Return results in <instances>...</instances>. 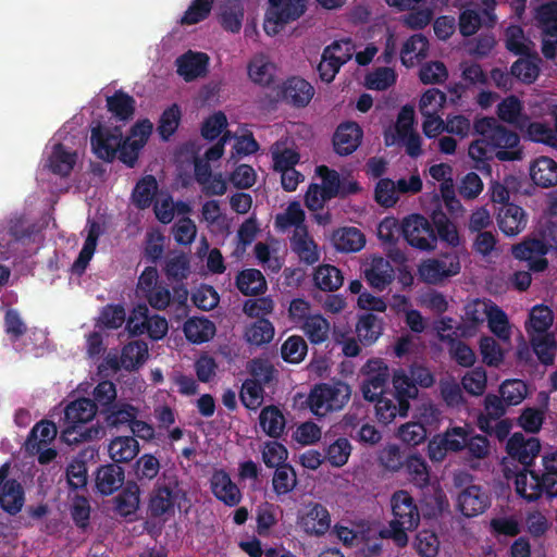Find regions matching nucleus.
Masks as SVG:
<instances>
[{
    "instance_id": "ddd939ff",
    "label": "nucleus",
    "mask_w": 557,
    "mask_h": 557,
    "mask_svg": "<svg viewBox=\"0 0 557 557\" xmlns=\"http://www.w3.org/2000/svg\"><path fill=\"white\" fill-rule=\"evenodd\" d=\"M363 373L366 377L361 385V392L366 400L374 401L376 397L389 394L385 391L389 370L383 360H369L363 367Z\"/></svg>"
},
{
    "instance_id": "13d9d810",
    "label": "nucleus",
    "mask_w": 557,
    "mask_h": 557,
    "mask_svg": "<svg viewBox=\"0 0 557 557\" xmlns=\"http://www.w3.org/2000/svg\"><path fill=\"white\" fill-rule=\"evenodd\" d=\"M273 336L274 326L268 319L264 318L258 319L246 331L247 341L250 344L257 346L270 343L273 339Z\"/></svg>"
},
{
    "instance_id": "37998d69",
    "label": "nucleus",
    "mask_w": 557,
    "mask_h": 557,
    "mask_svg": "<svg viewBox=\"0 0 557 557\" xmlns=\"http://www.w3.org/2000/svg\"><path fill=\"white\" fill-rule=\"evenodd\" d=\"M433 227L436 237L450 247H457L460 244V236L457 226L442 211H434L432 214Z\"/></svg>"
},
{
    "instance_id": "3c124183",
    "label": "nucleus",
    "mask_w": 557,
    "mask_h": 557,
    "mask_svg": "<svg viewBox=\"0 0 557 557\" xmlns=\"http://www.w3.org/2000/svg\"><path fill=\"white\" fill-rule=\"evenodd\" d=\"M528 395V385L522 380H506L499 386V396L507 406L521 404Z\"/></svg>"
},
{
    "instance_id": "20e7f679",
    "label": "nucleus",
    "mask_w": 557,
    "mask_h": 557,
    "mask_svg": "<svg viewBox=\"0 0 557 557\" xmlns=\"http://www.w3.org/2000/svg\"><path fill=\"white\" fill-rule=\"evenodd\" d=\"M475 134L490 140L496 159L499 161H520L523 158V148L520 145L518 133L500 124L493 116L476 119L473 123Z\"/></svg>"
},
{
    "instance_id": "8fccbe9b",
    "label": "nucleus",
    "mask_w": 557,
    "mask_h": 557,
    "mask_svg": "<svg viewBox=\"0 0 557 557\" xmlns=\"http://www.w3.org/2000/svg\"><path fill=\"white\" fill-rule=\"evenodd\" d=\"M305 211L297 201H293L288 205L283 214H277L275 219L276 227L281 230H287L292 226L295 231L307 230L305 222Z\"/></svg>"
},
{
    "instance_id": "f8f14e48",
    "label": "nucleus",
    "mask_w": 557,
    "mask_h": 557,
    "mask_svg": "<svg viewBox=\"0 0 557 557\" xmlns=\"http://www.w3.org/2000/svg\"><path fill=\"white\" fill-rule=\"evenodd\" d=\"M461 265L458 255L444 253L441 258L429 259L419 268L421 278L429 284H438L460 272Z\"/></svg>"
},
{
    "instance_id": "7c9ffc66",
    "label": "nucleus",
    "mask_w": 557,
    "mask_h": 557,
    "mask_svg": "<svg viewBox=\"0 0 557 557\" xmlns=\"http://www.w3.org/2000/svg\"><path fill=\"white\" fill-rule=\"evenodd\" d=\"M383 332V320L372 312L359 317L356 324V333L360 343L364 346L374 344Z\"/></svg>"
},
{
    "instance_id": "f704fd0d",
    "label": "nucleus",
    "mask_w": 557,
    "mask_h": 557,
    "mask_svg": "<svg viewBox=\"0 0 557 557\" xmlns=\"http://www.w3.org/2000/svg\"><path fill=\"white\" fill-rule=\"evenodd\" d=\"M140 488L134 481H127L124 488L114 498L115 511L121 517L134 515L139 507Z\"/></svg>"
},
{
    "instance_id": "a211bd4d",
    "label": "nucleus",
    "mask_w": 557,
    "mask_h": 557,
    "mask_svg": "<svg viewBox=\"0 0 557 557\" xmlns=\"http://www.w3.org/2000/svg\"><path fill=\"white\" fill-rule=\"evenodd\" d=\"M487 493L479 485H470L463 488L457 499V506L465 517H476L490 507Z\"/></svg>"
},
{
    "instance_id": "c756f323",
    "label": "nucleus",
    "mask_w": 557,
    "mask_h": 557,
    "mask_svg": "<svg viewBox=\"0 0 557 557\" xmlns=\"http://www.w3.org/2000/svg\"><path fill=\"white\" fill-rule=\"evenodd\" d=\"M414 110L410 106H404L397 117L394 129L388 128L384 132V144L386 147L394 146L398 143L399 137L414 133Z\"/></svg>"
},
{
    "instance_id": "2f4dec72",
    "label": "nucleus",
    "mask_w": 557,
    "mask_h": 557,
    "mask_svg": "<svg viewBox=\"0 0 557 557\" xmlns=\"http://www.w3.org/2000/svg\"><path fill=\"white\" fill-rule=\"evenodd\" d=\"M355 54V45L351 39L334 41L326 47L322 54V60L327 62L331 70H339Z\"/></svg>"
},
{
    "instance_id": "4468645a",
    "label": "nucleus",
    "mask_w": 557,
    "mask_h": 557,
    "mask_svg": "<svg viewBox=\"0 0 557 557\" xmlns=\"http://www.w3.org/2000/svg\"><path fill=\"white\" fill-rule=\"evenodd\" d=\"M121 140L122 132L119 127L111 131L98 125L91 129L90 144L92 151L103 161L111 162L116 158Z\"/></svg>"
},
{
    "instance_id": "6ab92c4d",
    "label": "nucleus",
    "mask_w": 557,
    "mask_h": 557,
    "mask_svg": "<svg viewBox=\"0 0 557 557\" xmlns=\"http://www.w3.org/2000/svg\"><path fill=\"white\" fill-rule=\"evenodd\" d=\"M362 128L356 122H345L337 126L333 135V147L337 154L349 156L361 144Z\"/></svg>"
},
{
    "instance_id": "774afa93",
    "label": "nucleus",
    "mask_w": 557,
    "mask_h": 557,
    "mask_svg": "<svg viewBox=\"0 0 557 557\" xmlns=\"http://www.w3.org/2000/svg\"><path fill=\"white\" fill-rule=\"evenodd\" d=\"M4 332L11 343L17 342L27 332V325L16 309H8L3 319Z\"/></svg>"
},
{
    "instance_id": "c9c22d12",
    "label": "nucleus",
    "mask_w": 557,
    "mask_h": 557,
    "mask_svg": "<svg viewBox=\"0 0 557 557\" xmlns=\"http://www.w3.org/2000/svg\"><path fill=\"white\" fill-rule=\"evenodd\" d=\"M290 244L293 251L297 253L301 262L312 265L319 261L317 245L309 238L307 230L294 231Z\"/></svg>"
},
{
    "instance_id": "de8ad7c7",
    "label": "nucleus",
    "mask_w": 557,
    "mask_h": 557,
    "mask_svg": "<svg viewBox=\"0 0 557 557\" xmlns=\"http://www.w3.org/2000/svg\"><path fill=\"white\" fill-rule=\"evenodd\" d=\"M107 107L110 112L121 121H127L133 117L135 111V100L132 96L116 91L107 100Z\"/></svg>"
},
{
    "instance_id": "1a4fd4ad",
    "label": "nucleus",
    "mask_w": 557,
    "mask_h": 557,
    "mask_svg": "<svg viewBox=\"0 0 557 557\" xmlns=\"http://www.w3.org/2000/svg\"><path fill=\"white\" fill-rule=\"evenodd\" d=\"M505 42L508 51L519 57L509 70H541V58L535 45L525 37L521 26H508L505 30Z\"/></svg>"
},
{
    "instance_id": "a878e982",
    "label": "nucleus",
    "mask_w": 557,
    "mask_h": 557,
    "mask_svg": "<svg viewBox=\"0 0 557 557\" xmlns=\"http://www.w3.org/2000/svg\"><path fill=\"white\" fill-rule=\"evenodd\" d=\"M468 154L474 161V168L478 171L486 175L492 174L491 161L496 159V151L487 138L481 136L473 140L469 146Z\"/></svg>"
},
{
    "instance_id": "dca6fc26",
    "label": "nucleus",
    "mask_w": 557,
    "mask_h": 557,
    "mask_svg": "<svg viewBox=\"0 0 557 557\" xmlns=\"http://www.w3.org/2000/svg\"><path fill=\"white\" fill-rule=\"evenodd\" d=\"M363 276L369 286L383 292L395 278V271L388 260L374 256L363 268Z\"/></svg>"
},
{
    "instance_id": "e433bc0d",
    "label": "nucleus",
    "mask_w": 557,
    "mask_h": 557,
    "mask_svg": "<svg viewBox=\"0 0 557 557\" xmlns=\"http://www.w3.org/2000/svg\"><path fill=\"white\" fill-rule=\"evenodd\" d=\"M496 113L500 121L516 126H522V123L528 120L523 113L522 101L515 95L503 99L497 104Z\"/></svg>"
},
{
    "instance_id": "7ed1b4c3",
    "label": "nucleus",
    "mask_w": 557,
    "mask_h": 557,
    "mask_svg": "<svg viewBox=\"0 0 557 557\" xmlns=\"http://www.w3.org/2000/svg\"><path fill=\"white\" fill-rule=\"evenodd\" d=\"M393 519L388 528L380 531L382 539H392L398 547L408 544L407 531H412L420 523V511L409 492L396 491L391 497Z\"/></svg>"
},
{
    "instance_id": "338daca9",
    "label": "nucleus",
    "mask_w": 557,
    "mask_h": 557,
    "mask_svg": "<svg viewBox=\"0 0 557 557\" xmlns=\"http://www.w3.org/2000/svg\"><path fill=\"white\" fill-rule=\"evenodd\" d=\"M214 1L215 0H193L181 17V24L194 25L205 21L210 15Z\"/></svg>"
},
{
    "instance_id": "f03ea898",
    "label": "nucleus",
    "mask_w": 557,
    "mask_h": 557,
    "mask_svg": "<svg viewBox=\"0 0 557 557\" xmlns=\"http://www.w3.org/2000/svg\"><path fill=\"white\" fill-rule=\"evenodd\" d=\"M394 392L374 399L375 416L379 422L387 425L396 417L405 418L410 409V399L418 396L419 389L408 379L404 369L395 370L392 376Z\"/></svg>"
},
{
    "instance_id": "72a5a7b5",
    "label": "nucleus",
    "mask_w": 557,
    "mask_h": 557,
    "mask_svg": "<svg viewBox=\"0 0 557 557\" xmlns=\"http://www.w3.org/2000/svg\"><path fill=\"white\" fill-rule=\"evenodd\" d=\"M108 450L114 463L128 462L139 453V443L134 436H116L111 440Z\"/></svg>"
},
{
    "instance_id": "2eb2a0df",
    "label": "nucleus",
    "mask_w": 557,
    "mask_h": 557,
    "mask_svg": "<svg viewBox=\"0 0 557 557\" xmlns=\"http://www.w3.org/2000/svg\"><path fill=\"white\" fill-rule=\"evenodd\" d=\"M10 466L4 463L0 467V507L9 515H16L24 504V491L15 479L7 480Z\"/></svg>"
},
{
    "instance_id": "cd10ccee",
    "label": "nucleus",
    "mask_w": 557,
    "mask_h": 557,
    "mask_svg": "<svg viewBox=\"0 0 557 557\" xmlns=\"http://www.w3.org/2000/svg\"><path fill=\"white\" fill-rule=\"evenodd\" d=\"M235 284L245 296H259L268 289L265 277L257 269H245L238 272Z\"/></svg>"
},
{
    "instance_id": "473e14b6",
    "label": "nucleus",
    "mask_w": 557,
    "mask_h": 557,
    "mask_svg": "<svg viewBox=\"0 0 557 557\" xmlns=\"http://www.w3.org/2000/svg\"><path fill=\"white\" fill-rule=\"evenodd\" d=\"M186 338L194 344L209 342L215 335V325L207 318H189L183 327Z\"/></svg>"
},
{
    "instance_id": "052dcab7",
    "label": "nucleus",
    "mask_w": 557,
    "mask_h": 557,
    "mask_svg": "<svg viewBox=\"0 0 557 557\" xmlns=\"http://www.w3.org/2000/svg\"><path fill=\"white\" fill-rule=\"evenodd\" d=\"M92 397L94 399L91 400L97 404V410L100 408V412L103 414L116 405L114 403L116 399L115 384L108 380L99 382L94 388Z\"/></svg>"
},
{
    "instance_id": "b1692460",
    "label": "nucleus",
    "mask_w": 557,
    "mask_h": 557,
    "mask_svg": "<svg viewBox=\"0 0 557 557\" xmlns=\"http://www.w3.org/2000/svg\"><path fill=\"white\" fill-rule=\"evenodd\" d=\"M177 494L170 486H157L150 496L148 509L152 518L174 515Z\"/></svg>"
},
{
    "instance_id": "a19ab883",
    "label": "nucleus",
    "mask_w": 557,
    "mask_h": 557,
    "mask_svg": "<svg viewBox=\"0 0 557 557\" xmlns=\"http://www.w3.org/2000/svg\"><path fill=\"white\" fill-rule=\"evenodd\" d=\"M103 414L104 421L109 428L121 429L128 426L131 429L138 414V409L131 404H116Z\"/></svg>"
},
{
    "instance_id": "423d86ee",
    "label": "nucleus",
    "mask_w": 557,
    "mask_h": 557,
    "mask_svg": "<svg viewBox=\"0 0 557 557\" xmlns=\"http://www.w3.org/2000/svg\"><path fill=\"white\" fill-rule=\"evenodd\" d=\"M541 442L537 437L525 436L520 432L513 433L507 441L506 453L511 461H517L522 466L521 469H510L506 461H504V474L507 480H515L517 472H525L527 476L530 478V472L534 470L532 468L534 459L541 453Z\"/></svg>"
},
{
    "instance_id": "c85d7f7f",
    "label": "nucleus",
    "mask_w": 557,
    "mask_h": 557,
    "mask_svg": "<svg viewBox=\"0 0 557 557\" xmlns=\"http://www.w3.org/2000/svg\"><path fill=\"white\" fill-rule=\"evenodd\" d=\"M403 469L408 481L414 486L423 488L429 485L430 467L422 456L418 454L407 456Z\"/></svg>"
},
{
    "instance_id": "79ce46f5",
    "label": "nucleus",
    "mask_w": 557,
    "mask_h": 557,
    "mask_svg": "<svg viewBox=\"0 0 557 557\" xmlns=\"http://www.w3.org/2000/svg\"><path fill=\"white\" fill-rule=\"evenodd\" d=\"M76 163V153L70 152L59 143L53 146L49 157V169L60 176H69Z\"/></svg>"
},
{
    "instance_id": "5701e85b",
    "label": "nucleus",
    "mask_w": 557,
    "mask_h": 557,
    "mask_svg": "<svg viewBox=\"0 0 557 557\" xmlns=\"http://www.w3.org/2000/svg\"><path fill=\"white\" fill-rule=\"evenodd\" d=\"M124 469L116 463H108L98 468L96 472V488L102 495H111L124 482Z\"/></svg>"
},
{
    "instance_id": "aec40b11",
    "label": "nucleus",
    "mask_w": 557,
    "mask_h": 557,
    "mask_svg": "<svg viewBox=\"0 0 557 557\" xmlns=\"http://www.w3.org/2000/svg\"><path fill=\"white\" fill-rule=\"evenodd\" d=\"M497 225L507 236H516L527 226V214L524 210L515 203H507L498 209Z\"/></svg>"
},
{
    "instance_id": "412c9836",
    "label": "nucleus",
    "mask_w": 557,
    "mask_h": 557,
    "mask_svg": "<svg viewBox=\"0 0 557 557\" xmlns=\"http://www.w3.org/2000/svg\"><path fill=\"white\" fill-rule=\"evenodd\" d=\"M299 523L310 535H324L331 527L330 512L322 504L310 503Z\"/></svg>"
},
{
    "instance_id": "e2e57ef3",
    "label": "nucleus",
    "mask_w": 557,
    "mask_h": 557,
    "mask_svg": "<svg viewBox=\"0 0 557 557\" xmlns=\"http://www.w3.org/2000/svg\"><path fill=\"white\" fill-rule=\"evenodd\" d=\"M126 321V311L122 305H106L97 321V325L109 330H116Z\"/></svg>"
},
{
    "instance_id": "09e8293b",
    "label": "nucleus",
    "mask_w": 557,
    "mask_h": 557,
    "mask_svg": "<svg viewBox=\"0 0 557 557\" xmlns=\"http://www.w3.org/2000/svg\"><path fill=\"white\" fill-rule=\"evenodd\" d=\"M148 356V347L144 342H132L125 345L121 354V363L125 370H135Z\"/></svg>"
},
{
    "instance_id": "0eeeda50",
    "label": "nucleus",
    "mask_w": 557,
    "mask_h": 557,
    "mask_svg": "<svg viewBox=\"0 0 557 557\" xmlns=\"http://www.w3.org/2000/svg\"><path fill=\"white\" fill-rule=\"evenodd\" d=\"M349 397L348 384L341 381L334 384L321 383L311 389L307 403L314 416L324 417L331 411L342 409Z\"/></svg>"
},
{
    "instance_id": "a18cd8bd",
    "label": "nucleus",
    "mask_w": 557,
    "mask_h": 557,
    "mask_svg": "<svg viewBox=\"0 0 557 557\" xmlns=\"http://www.w3.org/2000/svg\"><path fill=\"white\" fill-rule=\"evenodd\" d=\"M158 190V182L153 175H146L137 182L133 190V202L138 209H147L151 206Z\"/></svg>"
},
{
    "instance_id": "0e129e2a",
    "label": "nucleus",
    "mask_w": 557,
    "mask_h": 557,
    "mask_svg": "<svg viewBox=\"0 0 557 557\" xmlns=\"http://www.w3.org/2000/svg\"><path fill=\"white\" fill-rule=\"evenodd\" d=\"M548 247L542 239H527L512 247V255L518 260H529L535 257H544Z\"/></svg>"
},
{
    "instance_id": "bb28decb",
    "label": "nucleus",
    "mask_w": 557,
    "mask_h": 557,
    "mask_svg": "<svg viewBox=\"0 0 557 557\" xmlns=\"http://www.w3.org/2000/svg\"><path fill=\"white\" fill-rule=\"evenodd\" d=\"M244 13L240 0H225L220 5L219 22L224 30L237 34L242 29Z\"/></svg>"
},
{
    "instance_id": "864d4df0",
    "label": "nucleus",
    "mask_w": 557,
    "mask_h": 557,
    "mask_svg": "<svg viewBox=\"0 0 557 557\" xmlns=\"http://www.w3.org/2000/svg\"><path fill=\"white\" fill-rule=\"evenodd\" d=\"M190 272V262L184 253L169 257L165 260L164 273L169 281L182 283Z\"/></svg>"
},
{
    "instance_id": "5fc2aeb1",
    "label": "nucleus",
    "mask_w": 557,
    "mask_h": 557,
    "mask_svg": "<svg viewBox=\"0 0 557 557\" xmlns=\"http://www.w3.org/2000/svg\"><path fill=\"white\" fill-rule=\"evenodd\" d=\"M297 484L296 472L289 465L277 467L272 479L273 491L277 496L292 492Z\"/></svg>"
},
{
    "instance_id": "58836bf2",
    "label": "nucleus",
    "mask_w": 557,
    "mask_h": 557,
    "mask_svg": "<svg viewBox=\"0 0 557 557\" xmlns=\"http://www.w3.org/2000/svg\"><path fill=\"white\" fill-rule=\"evenodd\" d=\"M314 285L324 292L337 290L344 283L339 269L332 264L319 265L313 273Z\"/></svg>"
},
{
    "instance_id": "6e6d98bb",
    "label": "nucleus",
    "mask_w": 557,
    "mask_h": 557,
    "mask_svg": "<svg viewBox=\"0 0 557 557\" xmlns=\"http://www.w3.org/2000/svg\"><path fill=\"white\" fill-rule=\"evenodd\" d=\"M302 329L309 341L317 345L322 344L327 339L330 333V323L321 314H314L307 319L302 325Z\"/></svg>"
},
{
    "instance_id": "f3484780",
    "label": "nucleus",
    "mask_w": 557,
    "mask_h": 557,
    "mask_svg": "<svg viewBox=\"0 0 557 557\" xmlns=\"http://www.w3.org/2000/svg\"><path fill=\"white\" fill-rule=\"evenodd\" d=\"M210 487L214 497L228 507H236L243 499V494L224 470L214 471L210 479Z\"/></svg>"
},
{
    "instance_id": "9b49d317",
    "label": "nucleus",
    "mask_w": 557,
    "mask_h": 557,
    "mask_svg": "<svg viewBox=\"0 0 557 557\" xmlns=\"http://www.w3.org/2000/svg\"><path fill=\"white\" fill-rule=\"evenodd\" d=\"M275 95H269L274 101H284L295 108H305L314 95L313 86L306 79L293 76L277 85Z\"/></svg>"
},
{
    "instance_id": "4d7b16f0",
    "label": "nucleus",
    "mask_w": 557,
    "mask_h": 557,
    "mask_svg": "<svg viewBox=\"0 0 557 557\" xmlns=\"http://www.w3.org/2000/svg\"><path fill=\"white\" fill-rule=\"evenodd\" d=\"M263 385L258 380L247 379L242 385L239 398L247 409L256 410L263 400Z\"/></svg>"
},
{
    "instance_id": "4be33fe9",
    "label": "nucleus",
    "mask_w": 557,
    "mask_h": 557,
    "mask_svg": "<svg viewBox=\"0 0 557 557\" xmlns=\"http://www.w3.org/2000/svg\"><path fill=\"white\" fill-rule=\"evenodd\" d=\"M530 177L541 188L557 185V162L549 157H539L530 164Z\"/></svg>"
},
{
    "instance_id": "49530a36",
    "label": "nucleus",
    "mask_w": 557,
    "mask_h": 557,
    "mask_svg": "<svg viewBox=\"0 0 557 557\" xmlns=\"http://www.w3.org/2000/svg\"><path fill=\"white\" fill-rule=\"evenodd\" d=\"M531 345L537 359L544 366H550L554 363L556 356V341L553 334L532 335Z\"/></svg>"
},
{
    "instance_id": "f257e3e1",
    "label": "nucleus",
    "mask_w": 557,
    "mask_h": 557,
    "mask_svg": "<svg viewBox=\"0 0 557 557\" xmlns=\"http://www.w3.org/2000/svg\"><path fill=\"white\" fill-rule=\"evenodd\" d=\"M542 470H532L530 478L525 472L515 474L516 493L528 503L539 500L543 495L547 499L557 497V450L542 456Z\"/></svg>"
},
{
    "instance_id": "603ef678",
    "label": "nucleus",
    "mask_w": 557,
    "mask_h": 557,
    "mask_svg": "<svg viewBox=\"0 0 557 557\" xmlns=\"http://www.w3.org/2000/svg\"><path fill=\"white\" fill-rule=\"evenodd\" d=\"M181 117V109L176 103L162 112L157 131L163 141H168L177 131Z\"/></svg>"
},
{
    "instance_id": "39448f33",
    "label": "nucleus",
    "mask_w": 557,
    "mask_h": 557,
    "mask_svg": "<svg viewBox=\"0 0 557 557\" xmlns=\"http://www.w3.org/2000/svg\"><path fill=\"white\" fill-rule=\"evenodd\" d=\"M97 413V404L90 398L82 397L71 401L64 409L65 428L62 437L67 443H79L97 437L99 431L86 426Z\"/></svg>"
},
{
    "instance_id": "393cba45",
    "label": "nucleus",
    "mask_w": 557,
    "mask_h": 557,
    "mask_svg": "<svg viewBox=\"0 0 557 557\" xmlns=\"http://www.w3.org/2000/svg\"><path fill=\"white\" fill-rule=\"evenodd\" d=\"M429 50V40L421 34L412 35L400 49V60L404 66L412 67L421 63Z\"/></svg>"
},
{
    "instance_id": "bf43d9fd",
    "label": "nucleus",
    "mask_w": 557,
    "mask_h": 557,
    "mask_svg": "<svg viewBox=\"0 0 557 557\" xmlns=\"http://www.w3.org/2000/svg\"><path fill=\"white\" fill-rule=\"evenodd\" d=\"M307 350L306 341L301 336L293 335L283 343L281 355L286 362L299 363L305 359Z\"/></svg>"
},
{
    "instance_id": "c03bdc74",
    "label": "nucleus",
    "mask_w": 557,
    "mask_h": 557,
    "mask_svg": "<svg viewBox=\"0 0 557 557\" xmlns=\"http://www.w3.org/2000/svg\"><path fill=\"white\" fill-rule=\"evenodd\" d=\"M334 244L338 251L357 252L364 247L366 238L357 227H344L334 235Z\"/></svg>"
},
{
    "instance_id": "6e6552de",
    "label": "nucleus",
    "mask_w": 557,
    "mask_h": 557,
    "mask_svg": "<svg viewBox=\"0 0 557 557\" xmlns=\"http://www.w3.org/2000/svg\"><path fill=\"white\" fill-rule=\"evenodd\" d=\"M309 0H268L263 29L269 36L278 34L285 25L300 18Z\"/></svg>"
},
{
    "instance_id": "69168bd1",
    "label": "nucleus",
    "mask_w": 557,
    "mask_h": 557,
    "mask_svg": "<svg viewBox=\"0 0 557 557\" xmlns=\"http://www.w3.org/2000/svg\"><path fill=\"white\" fill-rule=\"evenodd\" d=\"M350 454V442L346 437H338L326 447L324 458L333 467H343L347 463Z\"/></svg>"
},
{
    "instance_id": "4c0bfd02",
    "label": "nucleus",
    "mask_w": 557,
    "mask_h": 557,
    "mask_svg": "<svg viewBox=\"0 0 557 557\" xmlns=\"http://www.w3.org/2000/svg\"><path fill=\"white\" fill-rule=\"evenodd\" d=\"M259 424L268 436L278 438L284 433L286 421L278 407L270 405L262 408Z\"/></svg>"
},
{
    "instance_id": "680f3d73",
    "label": "nucleus",
    "mask_w": 557,
    "mask_h": 557,
    "mask_svg": "<svg viewBox=\"0 0 557 557\" xmlns=\"http://www.w3.org/2000/svg\"><path fill=\"white\" fill-rule=\"evenodd\" d=\"M488 327L500 339H508L510 327L507 314L498 306L493 305L486 311Z\"/></svg>"
},
{
    "instance_id": "ea45409f",
    "label": "nucleus",
    "mask_w": 557,
    "mask_h": 557,
    "mask_svg": "<svg viewBox=\"0 0 557 557\" xmlns=\"http://www.w3.org/2000/svg\"><path fill=\"white\" fill-rule=\"evenodd\" d=\"M553 321L554 313L552 309L545 305H536L530 311L527 331L530 336L549 334L547 331Z\"/></svg>"
},
{
    "instance_id": "9d476101",
    "label": "nucleus",
    "mask_w": 557,
    "mask_h": 557,
    "mask_svg": "<svg viewBox=\"0 0 557 557\" xmlns=\"http://www.w3.org/2000/svg\"><path fill=\"white\" fill-rule=\"evenodd\" d=\"M401 233L406 242L419 250L435 248L437 237L432 223L422 214H410L403 220Z\"/></svg>"
}]
</instances>
